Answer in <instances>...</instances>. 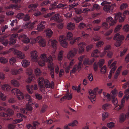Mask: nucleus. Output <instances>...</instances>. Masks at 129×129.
I'll use <instances>...</instances> for the list:
<instances>
[{
	"instance_id": "40",
	"label": "nucleus",
	"mask_w": 129,
	"mask_h": 129,
	"mask_svg": "<svg viewBox=\"0 0 129 129\" xmlns=\"http://www.w3.org/2000/svg\"><path fill=\"white\" fill-rule=\"evenodd\" d=\"M81 39L80 37H77L75 38L73 40L70 41L69 42V44L71 45H73L76 41H78Z\"/></svg>"
},
{
	"instance_id": "64",
	"label": "nucleus",
	"mask_w": 129,
	"mask_h": 129,
	"mask_svg": "<svg viewBox=\"0 0 129 129\" xmlns=\"http://www.w3.org/2000/svg\"><path fill=\"white\" fill-rule=\"evenodd\" d=\"M114 123L112 122L108 123L107 124L108 127L110 128H112L114 127Z\"/></svg>"
},
{
	"instance_id": "27",
	"label": "nucleus",
	"mask_w": 129,
	"mask_h": 129,
	"mask_svg": "<svg viewBox=\"0 0 129 129\" xmlns=\"http://www.w3.org/2000/svg\"><path fill=\"white\" fill-rule=\"evenodd\" d=\"M64 51L63 50H61L58 52L57 59L59 61H61L62 60L64 56Z\"/></svg>"
},
{
	"instance_id": "3",
	"label": "nucleus",
	"mask_w": 129,
	"mask_h": 129,
	"mask_svg": "<svg viewBox=\"0 0 129 129\" xmlns=\"http://www.w3.org/2000/svg\"><path fill=\"white\" fill-rule=\"evenodd\" d=\"M110 3V2L104 1L101 4V5L104 6L103 8V10L107 13L111 12L113 10V7H112L109 4Z\"/></svg>"
},
{
	"instance_id": "30",
	"label": "nucleus",
	"mask_w": 129,
	"mask_h": 129,
	"mask_svg": "<svg viewBox=\"0 0 129 129\" xmlns=\"http://www.w3.org/2000/svg\"><path fill=\"white\" fill-rule=\"evenodd\" d=\"M59 16L60 15L59 14H56L50 19V20L52 21L54 20L55 21H57L59 20Z\"/></svg>"
},
{
	"instance_id": "62",
	"label": "nucleus",
	"mask_w": 129,
	"mask_h": 129,
	"mask_svg": "<svg viewBox=\"0 0 129 129\" xmlns=\"http://www.w3.org/2000/svg\"><path fill=\"white\" fill-rule=\"evenodd\" d=\"M30 19V17L29 16L28 14H26L23 18V20L25 21H27L29 20Z\"/></svg>"
},
{
	"instance_id": "1",
	"label": "nucleus",
	"mask_w": 129,
	"mask_h": 129,
	"mask_svg": "<svg viewBox=\"0 0 129 129\" xmlns=\"http://www.w3.org/2000/svg\"><path fill=\"white\" fill-rule=\"evenodd\" d=\"M78 52V49L77 48H74L72 49L69 51L67 54V58L70 60L68 65L67 63H64L63 68L65 69V72L66 73L69 72L70 68H72L75 64L76 60L74 59H72V58L75 56L77 54Z\"/></svg>"
},
{
	"instance_id": "10",
	"label": "nucleus",
	"mask_w": 129,
	"mask_h": 129,
	"mask_svg": "<svg viewBox=\"0 0 129 129\" xmlns=\"http://www.w3.org/2000/svg\"><path fill=\"white\" fill-rule=\"evenodd\" d=\"M111 97L112 98V103L115 105L117 104L118 101L117 99L115 97V96L117 95V92L116 89H113L111 92Z\"/></svg>"
},
{
	"instance_id": "6",
	"label": "nucleus",
	"mask_w": 129,
	"mask_h": 129,
	"mask_svg": "<svg viewBox=\"0 0 129 129\" xmlns=\"http://www.w3.org/2000/svg\"><path fill=\"white\" fill-rule=\"evenodd\" d=\"M31 59L33 62H37L38 61L39 57L38 53V52L35 50L31 51L30 53Z\"/></svg>"
},
{
	"instance_id": "22",
	"label": "nucleus",
	"mask_w": 129,
	"mask_h": 129,
	"mask_svg": "<svg viewBox=\"0 0 129 129\" xmlns=\"http://www.w3.org/2000/svg\"><path fill=\"white\" fill-rule=\"evenodd\" d=\"M128 112L126 115L122 114L120 117V121L121 122H123L126 117H129V106L128 107Z\"/></svg>"
},
{
	"instance_id": "48",
	"label": "nucleus",
	"mask_w": 129,
	"mask_h": 129,
	"mask_svg": "<svg viewBox=\"0 0 129 129\" xmlns=\"http://www.w3.org/2000/svg\"><path fill=\"white\" fill-rule=\"evenodd\" d=\"M33 71L31 68H28L27 69L26 73L29 76L33 74Z\"/></svg>"
},
{
	"instance_id": "15",
	"label": "nucleus",
	"mask_w": 129,
	"mask_h": 129,
	"mask_svg": "<svg viewBox=\"0 0 129 129\" xmlns=\"http://www.w3.org/2000/svg\"><path fill=\"white\" fill-rule=\"evenodd\" d=\"M69 89H66L67 92L65 96L61 98L60 100V102H62V101L65 100L66 99L68 100L71 99L72 98L71 94L69 92Z\"/></svg>"
},
{
	"instance_id": "4",
	"label": "nucleus",
	"mask_w": 129,
	"mask_h": 129,
	"mask_svg": "<svg viewBox=\"0 0 129 129\" xmlns=\"http://www.w3.org/2000/svg\"><path fill=\"white\" fill-rule=\"evenodd\" d=\"M98 89H93V90H92V89H90L89 91V93L90 96H88V97L93 103L95 102L96 100L95 97Z\"/></svg>"
},
{
	"instance_id": "31",
	"label": "nucleus",
	"mask_w": 129,
	"mask_h": 129,
	"mask_svg": "<svg viewBox=\"0 0 129 129\" xmlns=\"http://www.w3.org/2000/svg\"><path fill=\"white\" fill-rule=\"evenodd\" d=\"M38 22V21L37 20L35 21L32 23H30V22H29L28 23L29 25V29H32L34 28V25L37 24Z\"/></svg>"
},
{
	"instance_id": "13",
	"label": "nucleus",
	"mask_w": 129,
	"mask_h": 129,
	"mask_svg": "<svg viewBox=\"0 0 129 129\" xmlns=\"http://www.w3.org/2000/svg\"><path fill=\"white\" fill-rule=\"evenodd\" d=\"M18 39H21L22 41L26 43H28L30 42L29 38L26 35H22L19 36Z\"/></svg>"
},
{
	"instance_id": "5",
	"label": "nucleus",
	"mask_w": 129,
	"mask_h": 129,
	"mask_svg": "<svg viewBox=\"0 0 129 129\" xmlns=\"http://www.w3.org/2000/svg\"><path fill=\"white\" fill-rule=\"evenodd\" d=\"M2 110L4 111L5 110L6 112V113L2 112L1 114L4 117H8V116L12 115L14 114V112L10 108L6 110L4 108L0 106V111Z\"/></svg>"
},
{
	"instance_id": "46",
	"label": "nucleus",
	"mask_w": 129,
	"mask_h": 129,
	"mask_svg": "<svg viewBox=\"0 0 129 129\" xmlns=\"http://www.w3.org/2000/svg\"><path fill=\"white\" fill-rule=\"evenodd\" d=\"M128 7V5L127 3H123L121 4L120 8L121 10H123L126 9Z\"/></svg>"
},
{
	"instance_id": "14",
	"label": "nucleus",
	"mask_w": 129,
	"mask_h": 129,
	"mask_svg": "<svg viewBox=\"0 0 129 129\" xmlns=\"http://www.w3.org/2000/svg\"><path fill=\"white\" fill-rule=\"evenodd\" d=\"M17 118L20 119H17L14 120L13 121V122L14 123H19L22 121L23 118L25 119L26 118V117L25 116H24L21 113H17Z\"/></svg>"
},
{
	"instance_id": "44",
	"label": "nucleus",
	"mask_w": 129,
	"mask_h": 129,
	"mask_svg": "<svg viewBox=\"0 0 129 129\" xmlns=\"http://www.w3.org/2000/svg\"><path fill=\"white\" fill-rule=\"evenodd\" d=\"M40 46L42 47H44L46 45V40L43 39L42 40L39 42L38 43Z\"/></svg>"
},
{
	"instance_id": "37",
	"label": "nucleus",
	"mask_w": 129,
	"mask_h": 129,
	"mask_svg": "<svg viewBox=\"0 0 129 129\" xmlns=\"http://www.w3.org/2000/svg\"><path fill=\"white\" fill-rule=\"evenodd\" d=\"M8 62V59L3 57H0V62L2 64H6Z\"/></svg>"
},
{
	"instance_id": "25",
	"label": "nucleus",
	"mask_w": 129,
	"mask_h": 129,
	"mask_svg": "<svg viewBox=\"0 0 129 129\" xmlns=\"http://www.w3.org/2000/svg\"><path fill=\"white\" fill-rule=\"evenodd\" d=\"M45 32L46 37L49 38L51 37L53 33V31L49 28L46 29Z\"/></svg>"
},
{
	"instance_id": "53",
	"label": "nucleus",
	"mask_w": 129,
	"mask_h": 129,
	"mask_svg": "<svg viewBox=\"0 0 129 129\" xmlns=\"http://www.w3.org/2000/svg\"><path fill=\"white\" fill-rule=\"evenodd\" d=\"M63 15L65 17L67 18H69L72 16V12H70L66 14H64Z\"/></svg>"
},
{
	"instance_id": "35",
	"label": "nucleus",
	"mask_w": 129,
	"mask_h": 129,
	"mask_svg": "<svg viewBox=\"0 0 129 129\" xmlns=\"http://www.w3.org/2000/svg\"><path fill=\"white\" fill-rule=\"evenodd\" d=\"M17 70L15 68H12L10 71V73L12 75H16L17 74Z\"/></svg>"
},
{
	"instance_id": "29",
	"label": "nucleus",
	"mask_w": 129,
	"mask_h": 129,
	"mask_svg": "<svg viewBox=\"0 0 129 129\" xmlns=\"http://www.w3.org/2000/svg\"><path fill=\"white\" fill-rule=\"evenodd\" d=\"M100 52L98 50L96 49L94 50L92 52L91 54V57H98L99 56L97 55L96 54L98 53H100Z\"/></svg>"
},
{
	"instance_id": "12",
	"label": "nucleus",
	"mask_w": 129,
	"mask_h": 129,
	"mask_svg": "<svg viewBox=\"0 0 129 129\" xmlns=\"http://www.w3.org/2000/svg\"><path fill=\"white\" fill-rule=\"evenodd\" d=\"M40 58L42 60L45 62L50 63V61L52 60L50 56L47 57V55L45 53H43L41 54L40 56Z\"/></svg>"
},
{
	"instance_id": "7",
	"label": "nucleus",
	"mask_w": 129,
	"mask_h": 129,
	"mask_svg": "<svg viewBox=\"0 0 129 129\" xmlns=\"http://www.w3.org/2000/svg\"><path fill=\"white\" fill-rule=\"evenodd\" d=\"M19 89H12L11 92L13 94H16L17 98L20 100L23 99L24 97L23 93L21 92Z\"/></svg>"
},
{
	"instance_id": "8",
	"label": "nucleus",
	"mask_w": 129,
	"mask_h": 129,
	"mask_svg": "<svg viewBox=\"0 0 129 129\" xmlns=\"http://www.w3.org/2000/svg\"><path fill=\"white\" fill-rule=\"evenodd\" d=\"M115 17L114 19L116 21L119 19V21L120 22H123L125 19V16L124 14L120 12L114 14Z\"/></svg>"
},
{
	"instance_id": "24",
	"label": "nucleus",
	"mask_w": 129,
	"mask_h": 129,
	"mask_svg": "<svg viewBox=\"0 0 129 129\" xmlns=\"http://www.w3.org/2000/svg\"><path fill=\"white\" fill-rule=\"evenodd\" d=\"M44 82L46 88H54L53 83V82H52L50 84L48 80H44Z\"/></svg>"
},
{
	"instance_id": "16",
	"label": "nucleus",
	"mask_w": 129,
	"mask_h": 129,
	"mask_svg": "<svg viewBox=\"0 0 129 129\" xmlns=\"http://www.w3.org/2000/svg\"><path fill=\"white\" fill-rule=\"evenodd\" d=\"M106 21L107 22L109 23V25L110 26H113L116 23V20H114L111 16L107 17L106 19Z\"/></svg>"
},
{
	"instance_id": "18",
	"label": "nucleus",
	"mask_w": 129,
	"mask_h": 129,
	"mask_svg": "<svg viewBox=\"0 0 129 129\" xmlns=\"http://www.w3.org/2000/svg\"><path fill=\"white\" fill-rule=\"evenodd\" d=\"M48 43H51L52 47L54 49H56L57 48V44L58 43L57 41L54 39H49L48 41Z\"/></svg>"
},
{
	"instance_id": "61",
	"label": "nucleus",
	"mask_w": 129,
	"mask_h": 129,
	"mask_svg": "<svg viewBox=\"0 0 129 129\" xmlns=\"http://www.w3.org/2000/svg\"><path fill=\"white\" fill-rule=\"evenodd\" d=\"M101 38V36L96 35L93 37V39L95 41H97L100 40Z\"/></svg>"
},
{
	"instance_id": "45",
	"label": "nucleus",
	"mask_w": 129,
	"mask_h": 129,
	"mask_svg": "<svg viewBox=\"0 0 129 129\" xmlns=\"http://www.w3.org/2000/svg\"><path fill=\"white\" fill-rule=\"evenodd\" d=\"M48 67L49 69L50 70H54V65L52 62L49 63L48 64Z\"/></svg>"
},
{
	"instance_id": "52",
	"label": "nucleus",
	"mask_w": 129,
	"mask_h": 129,
	"mask_svg": "<svg viewBox=\"0 0 129 129\" xmlns=\"http://www.w3.org/2000/svg\"><path fill=\"white\" fill-rule=\"evenodd\" d=\"M124 31L125 32H127L129 31V25L126 24L124 25L122 28Z\"/></svg>"
},
{
	"instance_id": "63",
	"label": "nucleus",
	"mask_w": 129,
	"mask_h": 129,
	"mask_svg": "<svg viewBox=\"0 0 129 129\" xmlns=\"http://www.w3.org/2000/svg\"><path fill=\"white\" fill-rule=\"evenodd\" d=\"M83 66V64L81 62H79L77 65V70L78 71L80 70Z\"/></svg>"
},
{
	"instance_id": "42",
	"label": "nucleus",
	"mask_w": 129,
	"mask_h": 129,
	"mask_svg": "<svg viewBox=\"0 0 129 129\" xmlns=\"http://www.w3.org/2000/svg\"><path fill=\"white\" fill-rule=\"evenodd\" d=\"M81 36L84 39H87L89 36V34L85 33L84 31H81Z\"/></svg>"
},
{
	"instance_id": "47",
	"label": "nucleus",
	"mask_w": 129,
	"mask_h": 129,
	"mask_svg": "<svg viewBox=\"0 0 129 129\" xmlns=\"http://www.w3.org/2000/svg\"><path fill=\"white\" fill-rule=\"evenodd\" d=\"M111 105L109 104L106 103L103 104L102 106V108L105 110H107V109L110 107Z\"/></svg>"
},
{
	"instance_id": "49",
	"label": "nucleus",
	"mask_w": 129,
	"mask_h": 129,
	"mask_svg": "<svg viewBox=\"0 0 129 129\" xmlns=\"http://www.w3.org/2000/svg\"><path fill=\"white\" fill-rule=\"evenodd\" d=\"M66 40L65 37L64 35H62L60 36L58 39V40L59 43Z\"/></svg>"
},
{
	"instance_id": "20",
	"label": "nucleus",
	"mask_w": 129,
	"mask_h": 129,
	"mask_svg": "<svg viewBox=\"0 0 129 129\" xmlns=\"http://www.w3.org/2000/svg\"><path fill=\"white\" fill-rule=\"evenodd\" d=\"M39 124L40 123L37 121L34 122L33 123V125L28 124L27 125V127L28 129H36V126Z\"/></svg>"
},
{
	"instance_id": "54",
	"label": "nucleus",
	"mask_w": 129,
	"mask_h": 129,
	"mask_svg": "<svg viewBox=\"0 0 129 129\" xmlns=\"http://www.w3.org/2000/svg\"><path fill=\"white\" fill-rule=\"evenodd\" d=\"M104 42L102 41H100L96 43V46L98 48L101 47L104 44Z\"/></svg>"
},
{
	"instance_id": "21",
	"label": "nucleus",
	"mask_w": 129,
	"mask_h": 129,
	"mask_svg": "<svg viewBox=\"0 0 129 129\" xmlns=\"http://www.w3.org/2000/svg\"><path fill=\"white\" fill-rule=\"evenodd\" d=\"M75 27V24L73 23L70 22L67 24V29L70 31L73 30Z\"/></svg>"
},
{
	"instance_id": "32",
	"label": "nucleus",
	"mask_w": 129,
	"mask_h": 129,
	"mask_svg": "<svg viewBox=\"0 0 129 129\" xmlns=\"http://www.w3.org/2000/svg\"><path fill=\"white\" fill-rule=\"evenodd\" d=\"M21 64L23 67H26L29 65L30 62L28 60L25 59L22 61Z\"/></svg>"
},
{
	"instance_id": "26",
	"label": "nucleus",
	"mask_w": 129,
	"mask_h": 129,
	"mask_svg": "<svg viewBox=\"0 0 129 129\" xmlns=\"http://www.w3.org/2000/svg\"><path fill=\"white\" fill-rule=\"evenodd\" d=\"M124 38V37L123 36L120 35L119 33L116 34L113 38L114 40H123Z\"/></svg>"
},
{
	"instance_id": "39",
	"label": "nucleus",
	"mask_w": 129,
	"mask_h": 129,
	"mask_svg": "<svg viewBox=\"0 0 129 129\" xmlns=\"http://www.w3.org/2000/svg\"><path fill=\"white\" fill-rule=\"evenodd\" d=\"M125 95L124 96V98H125L126 100H128L129 99V95H128L129 94V89H126L124 91Z\"/></svg>"
},
{
	"instance_id": "43",
	"label": "nucleus",
	"mask_w": 129,
	"mask_h": 129,
	"mask_svg": "<svg viewBox=\"0 0 129 129\" xmlns=\"http://www.w3.org/2000/svg\"><path fill=\"white\" fill-rule=\"evenodd\" d=\"M61 45L63 48H66L68 45V43L66 40L60 43Z\"/></svg>"
},
{
	"instance_id": "28",
	"label": "nucleus",
	"mask_w": 129,
	"mask_h": 129,
	"mask_svg": "<svg viewBox=\"0 0 129 129\" xmlns=\"http://www.w3.org/2000/svg\"><path fill=\"white\" fill-rule=\"evenodd\" d=\"M38 82L39 87L40 88H44L43 82L44 80L42 78H40L38 79Z\"/></svg>"
},
{
	"instance_id": "33",
	"label": "nucleus",
	"mask_w": 129,
	"mask_h": 129,
	"mask_svg": "<svg viewBox=\"0 0 129 129\" xmlns=\"http://www.w3.org/2000/svg\"><path fill=\"white\" fill-rule=\"evenodd\" d=\"M11 84L15 87H17L19 86V84L18 82L15 79L12 80L11 81Z\"/></svg>"
},
{
	"instance_id": "9",
	"label": "nucleus",
	"mask_w": 129,
	"mask_h": 129,
	"mask_svg": "<svg viewBox=\"0 0 129 129\" xmlns=\"http://www.w3.org/2000/svg\"><path fill=\"white\" fill-rule=\"evenodd\" d=\"M11 49L13 50V52L14 53L17 55V57L20 59H23L25 57L24 53L21 51L15 49Z\"/></svg>"
},
{
	"instance_id": "36",
	"label": "nucleus",
	"mask_w": 129,
	"mask_h": 129,
	"mask_svg": "<svg viewBox=\"0 0 129 129\" xmlns=\"http://www.w3.org/2000/svg\"><path fill=\"white\" fill-rule=\"evenodd\" d=\"M16 61V58L14 57H12L9 59V62L11 65H13Z\"/></svg>"
},
{
	"instance_id": "56",
	"label": "nucleus",
	"mask_w": 129,
	"mask_h": 129,
	"mask_svg": "<svg viewBox=\"0 0 129 129\" xmlns=\"http://www.w3.org/2000/svg\"><path fill=\"white\" fill-rule=\"evenodd\" d=\"M122 44L121 40H117L116 42L114 44V45L117 47H118L121 45Z\"/></svg>"
},
{
	"instance_id": "11",
	"label": "nucleus",
	"mask_w": 129,
	"mask_h": 129,
	"mask_svg": "<svg viewBox=\"0 0 129 129\" xmlns=\"http://www.w3.org/2000/svg\"><path fill=\"white\" fill-rule=\"evenodd\" d=\"M95 59L94 58L90 59L87 56H86L84 60L83 63L84 65H91L94 62Z\"/></svg>"
},
{
	"instance_id": "23",
	"label": "nucleus",
	"mask_w": 129,
	"mask_h": 129,
	"mask_svg": "<svg viewBox=\"0 0 129 129\" xmlns=\"http://www.w3.org/2000/svg\"><path fill=\"white\" fill-rule=\"evenodd\" d=\"M66 39L68 41H71L73 40V34L71 32L69 31L66 33Z\"/></svg>"
},
{
	"instance_id": "55",
	"label": "nucleus",
	"mask_w": 129,
	"mask_h": 129,
	"mask_svg": "<svg viewBox=\"0 0 129 129\" xmlns=\"http://www.w3.org/2000/svg\"><path fill=\"white\" fill-rule=\"evenodd\" d=\"M24 16V14L23 13H19L16 16V17L19 19H21L23 18Z\"/></svg>"
},
{
	"instance_id": "58",
	"label": "nucleus",
	"mask_w": 129,
	"mask_h": 129,
	"mask_svg": "<svg viewBox=\"0 0 129 129\" xmlns=\"http://www.w3.org/2000/svg\"><path fill=\"white\" fill-rule=\"evenodd\" d=\"M55 13V12H53L52 13H48L44 15V17L46 18L50 17L52 16Z\"/></svg>"
},
{
	"instance_id": "57",
	"label": "nucleus",
	"mask_w": 129,
	"mask_h": 129,
	"mask_svg": "<svg viewBox=\"0 0 129 129\" xmlns=\"http://www.w3.org/2000/svg\"><path fill=\"white\" fill-rule=\"evenodd\" d=\"M5 9H8L10 8H14L15 9H18L17 6V5H10L9 6L7 7H5Z\"/></svg>"
},
{
	"instance_id": "17",
	"label": "nucleus",
	"mask_w": 129,
	"mask_h": 129,
	"mask_svg": "<svg viewBox=\"0 0 129 129\" xmlns=\"http://www.w3.org/2000/svg\"><path fill=\"white\" fill-rule=\"evenodd\" d=\"M86 44V43L84 42H81L78 44V52L79 53H81L84 52V46Z\"/></svg>"
},
{
	"instance_id": "51",
	"label": "nucleus",
	"mask_w": 129,
	"mask_h": 129,
	"mask_svg": "<svg viewBox=\"0 0 129 129\" xmlns=\"http://www.w3.org/2000/svg\"><path fill=\"white\" fill-rule=\"evenodd\" d=\"M35 79L33 75H31L26 80V82L28 83H29L31 81H33Z\"/></svg>"
},
{
	"instance_id": "50",
	"label": "nucleus",
	"mask_w": 129,
	"mask_h": 129,
	"mask_svg": "<svg viewBox=\"0 0 129 129\" xmlns=\"http://www.w3.org/2000/svg\"><path fill=\"white\" fill-rule=\"evenodd\" d=\"M73 20L76 22L78 23L82 19V18L81 17H76L73 18Z\"/></svg>"
},
{
	"instance_id": "41",
	"label": "nucleus",
	"mask_w": 129,
	"mask_h": 129,
	"mask_svg": "<svg viewBox=\"0 0 129 129\" xmlns=\"http://www.w3.org/2000/svg\"><path fill=\"white\" fill-rule=\"evenodd\" d=\"M107 67L106 66L104 65L102 67L100 70V72L102 74H105L106 72Z\"/></svg>"
},
{
	"instance_id": "34",
	"label": "nucleus",
	"mask_w": 129,
	"mask_h": 129,
	"mask_svg": "<svg viewBox=\"0 0 129 129\" xmlns=\"http://www.w3.org/2000/svg\"><path fill=\"white\" fill-rule=\"evenodd\" d=\"M34 72L35 75L36 76H39L42 74V72L40 68H37L35 69Z\"/></svg>"
},
{
	"instance_id": "59",
	"label": "nucleus",
	"mask_w": 129,
	"mask_h": 129,
	"mask_svg": "<svg viewBox=\"0 0 129 129\" xmlns=\"http://www.w3.org/2000/svg\"><path fill=\"white\" fill-rule=\"evenodd\" d=\"M78 123V122L76 120H74L72 123L69 124L68 125L71 126H76V124Z\"/></svg>"
},
{
	"instance_id": "2",
	"label": "nucleus",
	"mask_w": 129,
	"mask_h": 129,
	"mask_svg": "<svg viewBox=\"0 0 129 129\" xmlns=\"http://www.w3.org/2000/svg\"><path fill=\"white\" fill-rule=\"evenodd\" d=\"M25 97L26 100L28 102V103L26 104V109L23 108L20 109L21 112L24 114H27V110L31 111L32 109L31 105L33 104V102L32 101V99L30 96L28 94H26Z\"/></svg>"
},
{
	"instance_id": "19",
	"label": "nucleus",
	"mask_w": 129,
	"mask_h": 129,
	"mask_svg": "<svg viewBox=\"0 0 129 129\" xmlns=\"http://www.w3.org/2000/svg\"><path fill=\"white\" fill-rule=\"evenodd\" d=\"M44 23H45V22H41L37 25L36 29L38 31H41L44 29L45 26L43 25Z\"/></svg>"
},
{
	"instance_id": "60",
	"label": "nucleus",
	"mask_w": 129,
	"mask_h": 129,
	"mask_svg": "<svg viewBox=\"0 0 129 129\" xmlns=\"http://www.w3.org/2000/svg\"><path fill=\"white\" fill-rule=\"evenodd\" d=\"M77 65H75L73 67L72 70L70 71V73L71 74H72L73 73H74L77 70Z\"/></svg>"
},
{
	"instance_id": "38",
	"label": "nucleus",
	"mask_w": 129,
	"mask_h": 129,
	"mask_svg": "<svg viewBox=\"0 0 129 129\" xmlns=\"http://www.w3.org/2000/svg\"><path fill=\"white\" fill-rule=\"evenodd\" d=\"M122 27V24H120L117 25L115 27L114 30V31L115 33L119 31L121 29Z\"/></svg>"
}]
</instances>
